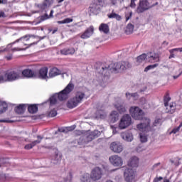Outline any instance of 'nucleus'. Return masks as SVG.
<instances>
[{
  "label": "nucleus",
  "instance_id": "aec40b11",
  "mask_svg": "<svg viewBox=\"0 0 182 182\" xmlns=\"http://www.w3.org/2000/svg\"><path fill=\"white\" fill-rule=\"evenodd\" d=\"M121 137L125 141H133V134L130 132H123L121 134Z\"/></svg>",
  "mask_w": 182,
  "mask_h": 182
},
{
  "label": "nucleus",
  "instance_id": "cd10ccee",
  "mask_svg": "<svg viewBox=\"0 0 182 182\" xmlns=\"http://www.w3.org/2000/svg\"><path fill=\"white\" fill-rule=\"evenodd\" d=\"M55 11L53 10L50 11V15H48V13H45L44 15L41 16L39 17L40 22H43V21H46L47 19H50V18L53 17V13Z\"/></svg>",
  "mask_w": 182,
  "mask_h": 182
},
{
  "label": "nucleus",
  "instance_id": "5fc2aeb1",
  "mask_svg": "<svg viewBox=\"0 0 182 182\" xmlns=\"http://www.w3.org/2000/svg\"><path fill=\"white\" fill-rule=\"evenodd\" d=\"M119 1L120 0H109V2H111L112 5H113L114 6H116Z\"/></svg>",
  "mask_w": 182,
  "mask_h": 182
},
{
  "label": "nucleus",
  "instance_id": "bb28decb",
  "mask_svg": "<svg viewBox=\"0 0 182 182\" xmlns=\"http://www.w3.org/2000/svg\"><path fill=\"white\" fill-rule=\"evenodd\" d=\"M58 75H60V70L57 68H51L48 73L49 77H55V76H58Z\"/></svg>",
  "mask_w": 182,
  "mask_h": 182
},
{
  "label": "nucleus",
  "instance_id": "4d7b16f0",
  "mask_svg": "<svg viewBox=\"0 0 182 182\" xmlns=\"http://www.w3.org/2000/svg\"><path fill=\"white\" fill-rule=\"evenodd\" d=\"M0 123H12L11 120L0 119Z\"/></svg>",
  "mask_w": 182,
  "mask_h": 182
},
{
  "label": "nucleus",
  "instance_id": "2f4dec72",
  "mask_svg": "<svg viewBox=\"0 0 182 182\" xmlns=\"http://www.w3.org/2000/svg\"><path fill=\"white\" fill-rule=\"evenodd\" d=\"M36 6L39 10L36 11L35 14H39V12H43V11H45V12H46V9H48V7L46 6V4L45 3L40 4H36Z\"/></svg>",
  "mask_w": 182,
  "mask_h": 182
},
{
  "label": "nucleus",
  "instance_id": "f8f14e48",
  "mask_svg": "<svg viewBox=\"0 0 182 182\" xmlns=\"http://www.w3.org/2000/svg\"><path fill=\"white\" fill-rule=\"evenodd\" d=\"M109 161L114 167H122L123 166V159L117 155L110 156Z\"/></svg>",
  "mask_w": 182,
  "mask_h": 182
},
{
  "label": "nucleus",
  "instance_id": "864d4df0",
  "mask_svg": "<svg viewBox=\"0 0 182 182\" xmlns=\"http://www.w3.org/2000/svg\"><path fill=\"white\" fill-rule=\"evenodd\" d=\"M6 77L4 75H0V83H4V82H6Z\"/></svg>",
  "mask_w": 182,
  "mask_h": 182
},
{
  "label": "nucleus",
  "instance_id": "a19ab883",
  "mask_svg": "<svg viewBox=\"0 0 182 182\" xmlns=\"http://www.w3.org/2000/svg\"><path fill=\"white\" fill-rule=\"evenodd\" d=\"M6 110H8V105H6V104L3 103L0 105V114L5 113Z\"/></svg>",
  "mask_w": 182,
  "mask_h": 182
},
{
  "label": "nucleus",
  "instance_id": "ea45409f",
  "mask_svg": "<svg viewBox=\"0 0 182 182\" xmlns=\"http://www.w3.org/2000/svg\"><path fill=\"white\" fill-rule=\"evenodd\" d=\"M171 100V97H170V95L166 93L164 97V106H167L168 105V102Z\"/></svg>",
  "mask_w": 182,
  "mask_h": 182
},
{
  "label": "nucleus",
  "instance_id": "69168bd1",
  "mask_svg": "<svg viewBox=\"0 0 182 182\" xmlns=\"http://www.w3.org/2000/svg\"><path fill=\"white\" fill-rule=\"evenodd\" d=\"M6 59H7V60H12V55L6 56Z\"/></svg>",
  "mask_w": 182,
  "mask_h": 182
},
{
  "label": "nucleus",
  "instance_id": "dca6fc26",
  "mask_svg": "<svg viewBox=\"0 0 182 182\" xmlns=\"http://www.w3.org/2000/svg\"><path fill=\"white\" fill-rule=\"evenodd\" d=\"M95 28L93 26H90L87 30L80 36L81 39H87L93 35Z\"/></svg>",
  "mask_w": 182,
  "mask_h": 182
},
{
  "label": "nucleus",
  "instance_id": "b1692460",
  "mask_svg": "<svg viewBox=\"0 0 182 182\" xmlns=\"http://www.w3.org/2000/svg\"><path fill=\"white\" fill-rule=\"evenodd\" d=\"M24 45L26 46L25 48H11V50L12 52H16L19 50H26V49H29L31 46H33V45H38V41L36 42L34 41L30 44H24Z\"/></svg>",
  "mask_w": 182,
  "mask_h": 182
},
{
  "label": "nucleus",
  "instance_id": "6ab92c4d",
  "mask_svg": "<svg viewBox=\"0 0 182 182\" xmlns=\"http://www.w3.org/2000/svg\"><path fill=\"white\" fill-rule=\"evenodd\" d=\"M22 76L25 77H33L35 76V72L31 69H25L21 70V77Z\"/></svg>",
  "mask_w": 182,
  "mask_h": 182
},
{
  "label": "nucleus",
  "instance_id": "39448f33",
  "mask_svg": "<svg viewBox=\"0 0 182 182\" xmlns=\"http://www.w3.org/2000/svg\"><path fill=\"white\" fill-rule=\"evenodd\" d=\"M5 77L8 82H14L22 77V70L16 69L8 70L5 73Z\"/></svg>",
  "mask_w": 182,
  "mask_h": 182
},
{
  "label": "nucleus",
  "instance_id": "37998d69",
  "mask_svg": "<svg viewBox=\"0 0 182 182\" xmlns=\"http://www.w3.org/2000/svg\"><path fill=\"white\" fill-rule=\"evenodd\" d=\"M139 136L141 143H146L147 141V135H146V134L140 133Z\"/></svg>",
  "mask_w": 182,
  "mask_h": 182
},
{
  "label": "nucleus",
  "instance_id": "5701e85b",
  "mask_svg": "<svg viewBox=\"0 0 182 182\" xmlns=\"http://www.w3.org/2000/svg\"><path fill=\"white\" fill-rule=\"evenodd\" d=\"M14 110L16 113H17L18 114H23V113H25V110H26V105L25 104L19 105L15 108Z\"/></svg>",
  "mask_w": 182,
  "mask_h": 182
},
{
  "label": "nucleus",
  "instance_id": "de8ad7c7",
  "mask_svg": "<svg viewBox=\"0 0 182 182\" xmlns=\"http://www.w3.org/2000/svg\"><path fill=\"white\" fill-rule=\"evenodd\" d=\"M58 114V112L55 109H51L50 112L48 113L49 117H55Z\"/></svg>",
  "mask_w": 182,
  "mask_h": 182
},
{
  "label": "nucleus",
  "instance_id": "4be33fe9",
  "mask_svg": "<svg viewBox=\"0 0 182 182\" xmlns=\"http://www.w3.org/2000/svg\"><path fill=\"white\" fill-rule=\"evenodd\" d=\"M40 79H48V68L43 67L39 70Z\"/></svg>",
  "mask_w": 182,
  "mask_h": 182
},
{
  "label": "nucleus",
  "instance_id": "412c9836",
  "mask_svg": "<svg viewBox=\"0 0 182 182\" xmlns=\"http://www.w3.org/2000/svg\"><path fill=\"white\" fill-rule=\"evenodd\" d=\"M128 166L129 167H138L139 166V158H137L136 156L132 157L128 162Z\"/></svg>",
  "mask_w": 182,
  "mask_h": 182
},
{
  "label": "nucleus",
  "instance_id": "bf43d9fd",
  "mask_svg": "<svg viewBox=\"0 0 182 182\" xmlns=\"http://www.w3.org/2000/svg\"><path fill=\"white\" fill-rule=\"evenodd\" d=\"M3 164H5V159L1 158V159H0V167H1V166H2Z\"/></svg>",
  "mask_w": 182,
  "mask_h": 182
},
{
  "label": "nucleus",
  "instance_id": "0e129e2a",
  "mask_svg": "<svg viewBox=\"0 0 182 182\" xmlns=\"http://www.w3.org/2000/svg\"><path fill=\"white\" fill-rule=\"evenodd\" d=\"M160 180H163V177L156 178L154 181V182H159Z\"/></svg>",
  "mask_w": 182,
  "mask_h": 182
},
{
  "label": "nucleus",
  "instance_id": "c756f323",
  "mask_svg": "<svg viewBox=\"0 0 182 182\" xmlns=\"http://www.w3.org/2000/svg\"><path fill=\"white\" fill-rule=\"evenodd\" d=\"M100 32H103V33L107 34L109 32V25L106 23H101L99 26Z\"/></svg>",
  "mask_w": 182,
  "mask_h": 182
},
{
  "label": "nucleus",
  "instance_id": "8fccbe9b",
  "mask_svg": "<svg viewBox=\"0 0 182 182\" xmlns=\"http://www.w3.org/2000/svg\"><path fill=\"white\" fill-rule=\"evenodd\" d=\"M61 55H69V49L68 48H63L60 50Z\"/></svg>",
  "mask_w": 182,
  "mask_h": 182
},
{
  "label": "nucleus",
  "instance_id": "49530a36",
  "mask_svg": "<svg viewBox=\"0 0 182 182\" xmlns=\"http://www.w3.org/2000/svg\"><path fill=\"white\" fill-rule=\"evenodd\" d=\"M182 127V122L180 123L179 126L178 127H175L172 131L171 133H173V134H176V133H178V132H180V129Z\"/></svg>",
  "mask_w": 182,
  "mask_h": 182
},
{
  "label": "nucleus",
  "instance_id": "423d86ee",
  "mask_svg": "<svg viewBox=\"0 0 182 182\" xmlns=\"http://www.w3.org/2000/svg\"><path fill=\"white\" fill-rule=\"evenodd\" d=\"M35 38H36V36L33 35H26L16 40L13 43L8 44L4 48V47H0V53L4 52H9V50H11V48H12V45H15V43H18V42H21V41H23V42H28V41H31V39H35Z\"/></svg>",
  "mask_w": 182,
  "mask_h": 182
},
{
  "label": "nucleus",
  "instance_id": "473e14b6",
  "mask_svg": "<svg viewBox=\"0 0 182 182\" xmlns=\"http://www.w3.org/2000/svg\"><path fill=\"white\" fill-rule=\"evenodd\" d=\"M90 174L84 173L80 177V182H90Z\"/></svg>",
  "mask_w": 182,
  "mask_h": 182
},
{
  "label": "nucleus",
  "instance_id": "f257e3e1",
  "mask_svg": "<svg viewBox=\"0 0 182 182\" xmlns=\"http://www.w3.org/2000/svg\"><path fill=\"white\" fill-rule=\"evenodd\" d=\"M129 113L135 120H143L141 122L136 126V129L142 133H147L150 130V119L143 117L144 112L139 107H131L129 109Z\"/></svg>",
  "mask_w": 182,
  "mask_h": 182
},
{
  "label": "nucleus",
  "instance_id": "7c9ffc66",
  "mask_svg": "<svg viewBox=\"0 0 182 182\" xmlns=\"http://www.w3.org/2000/svg\"><path fill=\"white\" fill-rule=\"evenodd\" d=\"M60 160H62L60 154H55V155L53 156L51 163H53V164H59L60 163Z\"/></svg>",
  "mask_w": 182,
  "mask_h": 182
},
{
  "label": "nucleus",
  "instance_id": "e2e57ef3",
  "mask_svg": "<svg viewBox=\"0 0 182 182\" xmlns=\"http://www.w3.org/2000/svg\"><path fill=\"white\" fill-rule=\"evenodd\" d=\"M76 129V125H73L69 127V131L71 132L72 130H75Z\"/></svg>",
  "mask_w": 182,
  "mask_h": 182
},
{
  "label": "nucleus",
  "instance_id": "2eb2a0df",
  "mask_svg": "<svg viewBox=\"0 0 182 182\" xmlns=\"http://www.w3.org/2000/svg\"><path fill=\"white\" fill-rule=\"evenodd\" d=\"M37 140L32 141L31 144H28L24 146L26 150H31V149H33L36 144H41L42 140H43V136L41 135L37 136Z\"/></svg>",
  "mask_w": 182,
  "mask_h": 182
},
{
  "label": "nucleus",
  "instance_id": "c9c22d12",
  "mask_svg": "<svg viewBox=\"0 0 182 182\" xmlns=\"http://www.w3.org/2000/svg\"><path fill=\"white\" fill-rule=\"evenodd\" d=\"M126 97L127 99H128V100H130L131 97H132L134 100H137V99H139V95L137 94V92H134V93L127 92Z\"/></svg>",
  "mask_w": 182,
  "mask_h": 182
},
{
  "label": "nucleus",
  "instance_id": "a18cd8bd",
  "mask_svg": "<svg viewBox=\"0 0 182 182\" xmlns=\"http://www.w3.org/2000/svg\"><path fill=\"white\" fill-rule=\"evenodd\" d=\"M163 123V119L161 118H156L154 122V126H161Z\"/></svg>",
  "mask_w": 182,
  "mask_h": 182
},
{
  "label": "nucleus",
  "instance_id": "ddd939ff",
  "mask_svg": "<svg viewBox=\"0 0 182 182\" xmlns=\"http://www.w3.org/2000/svg\"><path fill=\"white\" fill-rule=\"evenodd\" d=\"M109 148L114 153H122L123 151V144L119 141L111 143Z\"/></svg>",
  "mask_w": 182,
  "mask_h": 182
},
{
  "label": "nucleus",
  "instance_id": "7ed1b4c3",
  "mask_svg": "<svg viewBox=\"0 0 182 182\" xmlns=\"http://www.w3.org/2000/svg\"><path fill=\"white\" fill-rule=\"evenodd\" d=\"M69 99V85H67L65 88L60 92L53 94L48 100L50 106L58 105V102H65Z\"/></svg>",
  "mask_w": 182,
  "mask_h": 182
},
{
  "label": "nucleus",
  "instance_id": "e433bc0d",
  "mask_svg": "<svg viewBox=\"0 0 182 182\" xmlns=\"http://www.w3.org/2000/svg\"><path fill=\"white\" fill-rule=\"evenodd\" d=\"M28 110L29 112V113H31L32 114L36 113V112H38V106L35 105H32L28 106Z\"/></svg>",
  "mask_w": 182,
  "mask_h": 182
},
{
  "label": "nucleus",
  "instance_id": "09e8293b",
  "mask_svg": "<svg viewBox=\"0 0 182 182\" xmlns=\"http://www.w3.org/2000/svg\"><path fill=\"white\" fill-rule=\"evenodd\" d=\"M174 52H182V48H173L169 50V53H174Z\"/></svg>",
  "mask_w": 182,
  "mask_h": 182
},
{
  "label": "nucleus",
  "instance_id": "13d9d810",
  "mask_svg": "<svg viewBox=\"0 0 182 182\" xmlns=\"http://www.w3.org/2000/svg\"><path fill=\"white\" fill-rule=\"evenodd\" d=\"M136 1H131L130 7L131 8H136Z\"/></svg>",
  "mask_w": 182,
  "mask_h": 182
},
{
  "label": "nucleus",
  "instance_id": "6e6d98bb",
  "mask_svg": "<svg viewBox=\"0 0 182 182\" xmlns=\"http://www.w3.org/2000/svg\"><path fill=\"white\" fill-rule=\"evenodd\" d=\"M73 89H75V85L72 83L69 84V92H72V90H73Z\"/></svg>",
  "mask_w": 182,
  "mask_h": 182
},
{
  "label": "nucleus",
  "instance_id": "393cba45",
  "mask_svg": "<svg viewBox=\"0 0 182 182\" xmlns=\"http://www.w3.org/2000/svg\"><path fill=\"white\" fill-rule=\"evenodd\" d=\"M119 116L117 111H112L109 116L111 123H116L119 120Z\"/></svg>",
  "mask_w": 182,
  "mask_h": 182
},
{
  "label": "nucleus",
  "instance_id": "9b49d317",
  "mask_svg": "<svg viewBox=\"0 0 182 182\" xmlns=\"http://www.w3.org/2000/svg\"><path fill=\"white\" fill-rule=\"evenodd\" d=\"M102 176H103V171L100 167L94 168L90 173V178L93 180V181L100 180L102 178Z\"/></svg>",
  "mask_w": 182,
  "mask_h": 182
},
{
  "label": "nucleus",
  "instance_id": "680f3d73",
  "mask_svg": "<svg viewBox=\"0 0 182 182\" xmlns=\"http://www.w3.org/2000/svg\"><path fill=\"white\" fill-rule=\"evenodd\" d=\"M75 52H76V50H75V48H70V55H73V53H75Z\"/></svg>",
  "mask_w": 182,
  "mask_h": 182
},
{
  "label": "nucleus",
  "instance_id": "a878e982",
  "mask_svg": "<svg viewBox=\"0 0 182 182\" xmlns=\"http://www.w3.org/2000/svg\"><path fill=\"white\" fill-rule=\"evenodd\" d=\"M95 117L96 119H105V117H106V112H105L103 109H100V108H97Z\"/></svg>",
  "mask_w": 182,
  "mask_h": 182
},
{
  "label": "nucleus",
  "instance_id": "c85d7f7f",
  "mask_svg": "<svg viewBox=\"0 0 182 182\" xmlns=\"http://www.w3.org/2000/svg\"><path fill=\"white\" fill-rule=\"evenodd\" d=\"M80 29V25L76 23L75 24H70L69 26V31L70 33H75V32H77Z\"/></svg>",
  "mask_w": 182,
  "mask_h": 182
},
{
  "label": "nucleus",
  "instance_id": "3c124183",
  "mask_svg": "<svg viewBox=\"0 0 182 182\" xmlns=\"http://www.w3.org/2000/svg\"><path fill=\"white\" fill-rule=\"evenodd\" d=\"M47 7H48L49 6L52 5V4H53V0H45V1L43 2Z\"/></svg>",
  "mask_w": 182,
  "mask_h": 182
},
{
  "label": "nucleus",
  "instance_id": "c03bdc74",
  "mask_svg": "<svg viewBox=\"0 0 182 182\" xmlns=\"http://www.w3.org/2000/svg\"><path fill=\"white\" fill-rule=\"evenodd\" d=\"M157 66H159V64H154V65H148L145 69H144V72H149V70H151V69H154V68H157Z\"/></svg>",
  "mask_w": 182,
  "mask_h": 182
},
{
  "label": "nucleus",
  "instance_id": "58836bf2",
  "mask_svg": "<svg viewBox=\"0 0 182 182\" xmlns=\"http://www.w3.org/2000/svg\"><path fill=\"white\" fill-rule=\"evenodd\" d=\"M108 18H109L110 19H117V21H120V19H122V16L114 12H112V14L108 15Z\"/></svg>",
  "mask_w": 182,
  "mask_h": 182
},
{
  "label": "nucleus",
  "instance_id": "1a4fd4ad",
  "mask_svg": "<svg viewBox=\"0 0 182 182\" xmlns=\"http://www.w3.org/2000/svg\"><path fill=\"white\" fill-rule=\"evenodd\" d=\"M124 178L126 182H136V171L132 168H127L124 172Z\"/></svg>",
  "mask_w": 182,
  "mask_h": 182
},
{
  "label": "nucleus",
  "instance_id": "4468645a",
  "mask_svg": "<svg viewBox=\"0 0 182 182\" xmlns=\"http://www.w3.org/2000/svg\"><path fill=\"white\" fill-rule=\"evenodd\" d=\"M146 60L150 63H156V62H160V55L159 53H149L146 55Z\"/></svg>",
  "mask_w": 182,
  "mask_h": 182
},
{
  "label": "nucleus",
  "instance_id": "603ef678",
  "mask_svg": "<svg viewBox=\"0 0 182 182\" xmlns=\"http://www.w3.org/2000/svg\"><path fill=\"white\" fill-rule=\"evenodd\" d=\"M57 23H59V24L69 23V18H65L64 20H62V21H58Z\"/></svg>",
  "mask_w": 182,
  "mask_h": 182
},
{
  "label": "nucleus",
  "instance_id": "4c0bfd02",
  "mask_svg": "<svg viewBox=\"0 0 182 182\" xmlns=\"http://www.w3.org/2000/svg\"><path fill=\"white\" fill-rule=\"evenodd\" d=\"M133 31H134V26H133L132 23H129L126 28V33L129 35L130 33H133Z\"/></svg>",
  "mask_w": 182,
  "mask_h": 182
},
{
  "label": "nucleus",
  "instance_id": "72a5a7b5",
  "mask_svg": "<svg viewBox=\"0 0 182 182\" xmlns=\"http://www.w3.org/2000/svg\"><path fill=\"white\" fill-rule=\"evenodd\" d=\"M114 107L119 113H126V107L121 104H114Z\"/></svg>",
  "mask_w": 182,
  "mask_h": 182
},
{
  "label": "nucleus",
  "instance_id": "774afa93",
  "mask_svg": "<svg viewBox=\"0 0 182 182\" xmlns=\"http://www.w3.org/2000/svg\"><path fill=\"white\" fill-rule=\"evenodd\" d=\"M171 55H169V59H171L172 58H175L174 53H170Z\"/></svg>",
  "mask_w": 182,
  "mask_h": 182
},
{
  "label": "nucleus",
  "instance_id": "9d476101",
  "mask_svg": "<svg viewBox=\"0 0 182 182\" xmlns=\"http://www.w3.org/2000/svg\"><path fill=\"white\" fill-rule=\"evenodd\" d=\"M132 124V117H130L129 114H124L119 121V127L122 130L124 129H127V127H129Z\"/></svg>",
  "mask_w": 182,
  "mask_h": 182
},
{
  "label": "nucleus",
  "instance_id": "f03ea898",
  "mask_svg": "<svg viewBox=\"0 0 182 182\" xmlns=\"http://www.w3.org/2000/svg\"><path fill=\"white\" fill-rule=\"evenodd\" d=\"M132 68V64L127 61H122L119 63H115L108 67H102V70H97V73L101 75V79L102 77H107L110 75V72L112 73H119L120 72H124L127 69Z\"/></svg>",
  "mask_w": 182,
  "mask_h": 182
},
{
  "label": "nucleus",
  "instance_id": "0eeeda50",
  "mask_svg": "<svg viewBox=\"0 0 182 182\" xmlns=\"http://www.w3.org/2000/svg\"><path fill=\"white\" fill-rule=\"evenodd\" d=\"M105 6V0H93L90 6V11L92 14H99Z\"/></svg>",
  "mask_w": 182,
  "mask_h": 182
},
{
  "label": "nucleus",
  "instance_id": "052dcab7",
  "mask_svg": "<svg viewBox=\"0 0 182 182\" xmlns=\"http://www.w3.org/2000/svg\"><path fill=\"white\" fill-rule=\"evenodd\" d=\"M0 18H6V16L5 15V12L4 11L0 12Z\"/></svg>",
  "mask_w": 182,
  "mask_h": 182
},
{
  "label": "nucleus",
  "instance_id": "20e7f679",
  "mask_svg": "<svg viewBox=\"0 0 182 182\" xmlns=\"http://www.w3.org/2000/svg\"><path fill=\"white\" fill-rule=\"evenodd\" d=\"M83 99H87L86 95L83 91L78 90L75 93V97L72 98L69 102V109H74L79 103L83 102Z\"/></svg>",
  "mask_w": 182,
  "mask_h": 182
},
{
  "label": "nucleus",
  "instance_id": "6e6552de",
  "mask_svg": "<svg viewBox=\"0 0 182 182\" xmlns=\"http://www.w3.org/2000/svg\"><path fill=\"white\" fill-rule=\"evenodd\" d=\"M151 8H153V6H151L149 0H139L138 6L136 8V13L143 14V12H146V11L151 9Z\"/></svg>",
  "mask_w": 182,
  "mask_h": 182
},
{
  "label": "nucleus",
  "instance_id": "a211bd4d",
  "mask_svg": "<svg viewBox=\"0 0 182 182\" xmlns=\"http://www.w3.org/2000/svg\"><path fill=\"white\" fill-rule=\"evenodd\" d=\"M165 107L166 113L173 114V113H175L176 109H177V104L176 102H171L169 105H165Z\"/></svg>",
  "mask_w": 182,
  "mask_h": 182
},
{
  "label": "nucleus",
  "instance_id": "f704fd0d",
  "mask_svg": "<svg viewBox=\"0 0 182 182\" xmlns=\"http://www.w3.org/2000/svg\"><path fill=\"white\" fill-rule=\"evenodd\" d=\"M147 59V55L141 54V55L136 58V65H140V63H143L144 60Z\"/></svg>",
  "mask_w": 182,
  "mask_h": 182
},
{
  "label": "nucleus",
  "instance_id": "f3484780",
  "mask_svg": "<svg viewBox=\"0 0 182 182\" xmlns=\"http://www.w3.org/2000/svg\"><path fill=\"white\" fill-rule=\"evenodd\" d=\"M100 134L101 133L100 131L95 130L87 136L85 141H87V143H89V141H92V140H94V139H97V137H99Z\"/></svg>",
  "mask_w": 182,
  "mask_h": 182
},
{
  "label": "nucleus",
  "instance_id": "79ce46f5",
  "mask_svg": "<svg viewBox=\"0 0 182 182\" xmlns=\"http://www.w3.org/2000/svg\"><path fill=\"white\" fill-rule=\"evenodd\" d=\"M58 132H60V133H69V127H63L60 128H58Z\"/></svg>",
  "mask_w": 182,
  "mask_h": 182
},
{
  "label": "nucleus",
  "instance_id": "338daca9",
  "mask_svg": "<svg viewBox=\"0 0 182 182\" xmlns=\"http://www.w3.org/2000/svg\"><path fill=\"white\" fill-rule=\"evenodd\" d=\"M132 13H130L129 14V16H126V21H129V19H130V18H132Z\"/></svg>",
  "mask_w": 182,
  "mask_h": 182
}]
</instances>
